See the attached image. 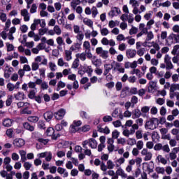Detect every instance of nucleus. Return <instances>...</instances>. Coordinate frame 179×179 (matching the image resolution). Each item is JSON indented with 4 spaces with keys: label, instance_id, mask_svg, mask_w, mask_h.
Returning a JSON list of instances; mask_svg holds the SVG:
<instances>
[{
    "label": "nucleus",
    "instance_id": "1",
    "mask_svg": "<svg viewBox=\"0 0 179 179\" xmlns=\"http://www.w3.org/2000/svg\"><path fill=\"white\" fill-rule=\"evenodd\" d=\"M159 127V119L153 117L150 119L145 122V129H156Z\"/></svg>",
    "mask_w": 179,
    "mask_h": 179
},
{
    "label": "nucleus",
    "instance_id": "2",
    "mask_svg": "<svg viewBox=\"0 0 179 179\" xmlns=\"http://www.w3.org/2000/svg\"><path fill=\"white\" fill-rule=\"evenodd\" d=\"M82 145L84 149H87V145H89L91 149H96L97 148V141L94 138H89L84 141Z\"/></svg>",
    "mask_w": 179,
    "mask_h": 179
},
{
    "label": "nucleus",
    "instance_id": "3",
    "mask_svg": "<svg viewBox=\"0 0 179 179\" xmlns=\"http://www.w3.org/2000/svg\"><path fill=\"white\" fill-rule=\"evenodd\" d=\"M129 152L128 151H126L123 154V157H121L120 158H118L115 161V164L116 167L117 168L121 167V165L125 163V159H129Z\"/></svg>",
    "mask_w": 179,
    "mask_h": 179
},
{
    "label": "nucleus",
    "instance_id": "4",
    "mask_svg": "<svg viewBox=\"0 0 179 179\" xmlns=\"http://www.w3.org/2000/svg\"><path fill=\"white\" fill-rule=\"evenodd\" d=\"M113 73H115V72H119V73H125V69H124V66H122V64L118 62L113 61Z\"/></svg>",
    "mask_w": 179,
    "mask_h": 179
},
{
    "label": "nucleus",
    "instance_id": "5",
    "mask_svg": "<svg viewBox=\"0 0 179 179\" xmlns=\"http://www.w3.org/2000/svg\"><path fill=\"white\" fill-rule=\"evenodd\" d=\"M166 43L169 45L171 44H176V43H179V35L176 34H171L166 38Z\"/></svg>",
    "mask_w": 179,
    "mask_h": 179
},
{
    "label": "nucleus",
    "instance_id": "6",
    "mask_svg": "<svg viewBox=\"0 0 179 179\" xmlns=\"http://www.w3.org/2000/svg\"><path fill=\"white\" fill-rule=\"evenodd\" d=\"M138 29L140 32L136 35L137 38L142 37L143 34H146V33H148V30H150L148 27H146L145 23H140Z\"/></svg>",
    "mask_w": 179,
    "mask_h": 179
},
{
    "label": "nucleus",
    "instance_id": "7",
    "mask_svg": "<svg viewBox=\"0 0 179 179\" xmlns=\"http://www.w3.org/2000/svg\"><path fill=\"white\" fill-rule=\"evenodd\" d=\"M118 15H121V10L118 7H112L108 13V16L110 17V19L118 16Z\"/></svg>",
    "mask_w": 179,
    "mask_h": 179
},
{
    "label": "nucleus",
    "instance_id": "8",
    "mask_svg": "<svg viewBox=\"0 0 179 179\" xmlns=\"http://www.w3.org/2000/svg\"><path fill=\"white\" fill-rule=\"evenodd\" d=\"M96 53L97 55H100L103 59H107L108 58V52L107 50H103V48L98 47L96 48Z\"/></svg>",
    "mask_w": 179,
    "mask_h": 179
},
{
    "label": "nucleus",
    "instance_id": "9",
    "mask_svg": "<svg viewBox=\"0 0 179 179\" xmlns=\"http://www.w3.org/2000/svg\"><path fill=\"white\" fill-rule=\"evenodd\" d=\"M146 34V39L144 41V43H143V47H148L149 48H150V47H152V45H148V41H150L151 40H153V38H155V35L153 34V32L151 31H148L145 34Z\"/></svg>",
    "mask_w": 179,
    "mask_h": 179
},
{
    "label": "nucleus",
    "instance_id": "10",
    "mask_svg": "<svg viewBox=\"0 0 179 179\" xmlns=\"http://www.w3.org/2000/svg\"><path fill=\"white\" fill-rule=\"evenodd\" d=\"M141 156H145L144 157L145 162H149V160H152V156H153V155L150 151H149V150H148V148H143L141 150Z\"/></svg>",
    "mask_w": 179,
    "mask_h": 179
},
{
    "label": "nucleus",
    "instance_id": "11",
    "mask_svg": "<svg viewBox=\"0 0 179 179\" xmlns=\"http://www.w3.org/2000/svg\"><path fill=\"white\" fill-rule=\"evenodd\" d=\"M65 114H66V110L60 108L54 113L55 118L58 120H62L65 117Z\"/></svg>",
    "mask_w": 179,
    "mask_h": 179
},
{
    "label": "nucleus",
    "instance_id": "12",
    "mask_svg": "<svg viewBox=\"0 0 179 179\" xmlns=\"http://www.w3.org/2000/svg\"><path fill=\"white\" fill-rule=\"evenodd\" d=\"M35 62L40 63L41 65H47L48 60L45 58V56H37L34 59Z\"/></svg>",
    "mask_w": 179,
    "mask_h": 179
},
{
    "label": "nucleus",
    "instance_id": "13",
    "mask_svg": "<svg viewBox=\"0 0 179 179\" xmlns=\"http://www.w3.org/2000/svg\"><path fill=\"white\" fill-rule=\"evenodd\" d=\"M25 143L24 140L22 138H15L13 142V145H14L15 148H22V146H24Z\"/></svg>",
    "mask_w": 179,
    "mask_h": 179
},
{
    "label": "nucleus",
    "instance_id": "14",
    "mask_svg": "<svg viewBox=\"0 0 179 179\" xmlns=\"http://www.w3.org/2000/svg\"><path fill=\"white\" fill-rule=\"evenodd\" d=\"M13 72V68L9 67L8 66H6L4 69L3 76L5 79H9L10 78V73Z\"/></svg>",
    "mask_w": 179,
    "mask_h": 179
},
{
    "label": "nucleus",
    "instance_id": "15",
    "mask_svg": "<svg viewBox=\"0 0 179 179\" xmlns=\"http://www.w3.org/2000/svg\"><path fill=\"white\" fill-rule=\"evenodd\" d=\"M13 122H15V121H13V119L7 117L3 120L2 124L3 127H6V128H9L13 125Z\"/></svg>",
    "mask_w": 179,
    "mask_h": 179
},
{
    "label": "nucleus",
    "instance_id": "16",
    "mask_svg": "<svg viewBox=\"0 0 179 179\" xmlns=\"http://www.w3.org/2000/svg\"><path fill=\"white\" fill-rule=\"evenodd\" d=\"M126 57L129 59H131V58H135V57H136V50L134 49H128L126 51Z\"/></svg>",
    "mask_w": 179,
    "mask_h": 179
},
{
    "label": "nucleus",
    "instance_id": "17",
    "mask_svg": "<svg viewBox=\"0 0 179 179\" xmlns=\"http://www.w3.org/2000/svg\"><path fill=\"white\" fill-rule=\"evenodd\" d=\"M14 98L18 101H22V100L26 99V95L23 92H18L17 93L14 94Z\"/></svg>",
    "mask_w": 179,
    "mask_h": 179
},
{
    "label": "nucleus",
    "instance_id": "18",
    "mask_svg": "<svg viewBox=\"0 0 179 179\" xmlns=\"http://www.w3.org/2000/svg\"><path fill=\"white\" fill-rule=\"evenodd\" d=\"M104 71H103V76H107L108 73H110V71L111 69L113 70V65L110 64H105L103 65Z\"/></svg>",
    "mask_w": 179,
    "mask_h": 179
},
{
    "label": "nucleus",
    "instance_id": "19",
    "mask_svg": "<svg viewBox=\"0 0 179 179\" xmlns=\"http://www.w3.org/2000/svg\"><path fill=\"white\" fill-rule=\"evenodd\" d=\"M21 16L24 17V22H29L30 20V14L29 13V10L27 9L21 10Z\"/></svg>",
    "mask_w": 179,
    "mask_h": 179
},
{
    "label": "nucleus",
    "instance_id": "20",
    "mask_svg": "<svg viewBox=\"0 0 179 179\" xmlns=\"http://www.w3.org/2000/svg\"><path fill=\"white\" fill-rule=\"evenodd\" d=\"M98 132H101V134H106L108 135L110 134V129L108 127H103L101 125L97 126Z\"/></svg>",
    "mask_w": 179,
    "mask_h": 179
},
{
    "label": "nucleus",
    "instance_id": "21",
    "mask_svg": "<svg viewBox=\"0 0 179 179\" xmlns=\"http://www.w3.org/2000/svg\"><path fill=\"white\" fill-rule=\"evenodd\" d=\"M116 174L117 176H120L123 179H125L127 178V177H128V175L125 173V171H124V169H122V168L121 167L117 168L116 171Z\"/></svg>",
    "mask_w": 179,
    "mask_h": 179
},
{
    "label": "nucleus",
    "instance_id": "22",
    "mask_svg": "<svg viewBox=\"0 0 179 179\" xmlns=\"http://www.w3.org/2000/svg\"><path fill=\"white\" fill-rule=\"evenodd\" d=\"M43 117L47 122H50L52 120V117H54V113L52 111H47L43 114Z\"/></svg>",
    "mask_w": 179,
    "mask_h": 179
},
{
    "label": "nucleus",
    "instance_id": "23",
    "mask_svg": "<svg viewBox=\"0 0 179 179\" xmlns=\"http://www.w3.org/2000/svg\"><path fill=\"white\" fill-rule=\"evenodd\" d=\"M124 117L125 118H131V117H132V112L127 109V110L124 112L123 115L120 114L119 115V118H120V120H124Z\"/></svg>",
    "mask_w": 179,
    "mask_h": 179
},
{
    "label": "nucleus",
    "instance_id": "24",
    "mask_svg": "<svg viewBox=\"0 0 179 179\" xmlns=\"http://www.w3.org/2000/svg\"><path fill=\"white\" fill-rule=\"evenodd\" d=\"M80 48H82V45L79 43H76L70 47V50L71 52L72 51H76V52L80 51Z\"/></svg>",
    "mask_w": 179,
    "mask_h": 179
},
{
    "label": "nucleus",
    "instance_id": "25",
    "mask_svg": "<svg viewBox=\"0 0 179 179\" xmlns=\"http://www.w3.org/2000/svg\"><path fill=\"white\" fill-rule=\"evenodd\" d=\"M157 84V82L155 81H150L149 82V87H148V92L150 93H153L156 89V85Z\"/></svg>",
    "mask_w": 179,
    "mask_h": 179
},
{
    "label": "nucleus",
    "instance_id": "26",
    "mask_svg": "<svg viewBox=\"0 0 179 179\" xmlns=\"http://www.w3.org/2000/svg\"><path fill=\"white\" fill-rule=\"evenodd\" d=\"M65 1H66L67 2L71 1V0H65ZM70 5L72 9L75 10L76 9L77 5H80V0H72Z\"/></svg>",
    "mask_w": 179,
    "mask_h": 179
},
{
    "label": "nucleus",
    "instance_id": "27",
    "mask_svg": "<svg viewBox=\"0 0 179 179\" xmlns=\"http://www.w3.org/2000/svg\"><path fill=\"white\" fill-rule=\"evenodd\" d=\"M64 59H66V61H71L72 52L71 50H64Z\"/></svg>",
    "mask_w": 179,
    "mask_h": 179
},
{
    "label": "nucleus",
    "instance_id": "28",
    "mask_svg": "<svg viewBox=\"0 0 179 179\" xmlns=\"http://www.w3.org/2000/svg\"><path fill=\"white\" fill-rule=\"evenodd\" d=\"M55 132V130L52 127H49L47 129L45 134L47 136H52V139H57V138L54 137V133Z\"/></svg>",
    "mask_w": 179,
    "mask_h": 179
},
{
    "label": "nucleus",
    "instance_id": "29",
    "mask_svg": "<svg viewBox=\"0 0 179 179\" xmlns=\"http://www.w3.org/2000/svg\"><path fill=\"white\" fill-rule=\"evenodd\" d=\"M57 65L58 66H65V68H68L69 66V64H68V62H65L62 57L58 59Z\"/></svg>",
    "mask_w": 179,
    "mask_h": 179
},
{
    "label": "nucleus",
    "instance_id": "30",
    "mask_svg": "<svg viewBox=\"0 0 179 179\" xmlns=\"http://www.w3.org/2000/svg\"><path fill=\"white\" fill-rule=\"evenodd\" d=\"M57 173H59V174H61L62 176H63V177L66 178L69 176L68 171H66V169L62 168V167H59L57 169Z\"/></svg>",
    "mask_w": 179,
    "mask_h": 179
},
{
    "label": "nucleus",
    "instance_id": "31",
    "mask_svg": "<svg viewBox=\"0 0 179 179\" xmlns=\"http://www.w3.org/2000/svg\"><path fill=\"white\" fill-rule=\"evenodd\" d=\"M83 69L85 72L88 74V76H92V73H93V69L92 68V66L84 65Z\"/></svg>",
    "mask_w": 179,
    "mask_h": 179
},
{
    "label": "nucleus",
    "instance_id": "32",
    "mask_svg": "<svg viewBox=\"0 0 179 179\" xmlns=\"http://www.w3.org/2000/svg\"><path fill=\"white\" fill-rule=\"evenodd\" d=\"M92 63L94 66H96V68H99V66H101V59H96V57H94L92 59Z\"/></svg>",
    "mask_w": 179,
    "mask_h": 179
},
{
    "label": "nucleus",
    "instance_id": "33",
    "mask_svg": "<svg viewBox=\"0 0 179 179\" xmlns=\"http://www.w3.org/2000/svg\"><path fill=\"white\" fill-rule=\"evenodd\" d=\"M153 48H151L150 50V53L152 55H155L156 54L157 51H159L160 50V45H159V44L157 43H154L153 44Z\"/></svg>",
    "mask_w": 179,
    "mask_h": 179
},
{
    "label": "nucleus",
    "instance_id": "34",
    "mask_svg": "<svg viewBox=\"0 0 179 179\" xmlns=\"http://www.w3.org/2000/svg\"><path fill=\"white\" fill-rule=\"evenodd\" d=\"M83 22L84 24H85L86 26H88V27H90L92 29H94L93 28V21H92V20H90L89 18H84Z\"/></svg>",
    "mask_w": 179,
    "mask_h": 179
},
{
    "label": "nucleus",
    "instance_id": "35",
    "mask_svg": "<svg viewBox=\"0 0 179 179\" xmlns=\"http://www.w3.org/2000/svg\"><path fill=\"white\" fill-rule=\"evenodd\" d=\"M0 20H1L3 23H5V22L8 20V16L3 10H0Z\"/></svg>",
    "mask_w": 179,
    "mask_h": 179
},
{
    "label": "nucleus",
    "instance_id": "36",
    "mask_svg": "<svg viewBox=\"0 0 179 179\" xmlns=\"http://www.w3.org/2000/svg\"><path fill=\"white\" fill-rule=\"evenodd\" d=\"M131 114H133L132 119L135 120V119L139 118V117H141V113L139 109H134Z\"/></svg>",
    "mask_w": 179,
    "mask_h": 179
},
{
    "label": "nucleus",
    "instance_id": "37",
    "mask_svg": "<svg viewBox=\"0 0 179 179\" xmlns=\"http://www.w3.org/2000/svg\"><path fill=\"white\" fill-rule=\"evenodd\" d=\"M76 58L77 59H80V61H85L86 59V53L82 52V53H77L76 55Z\"/></svg>",
    "mask_w": 179,
    "mask_h": 179
},
{
    "label": "nucleus",
    "instance_id": "38",
    "mask_svg": "<svg viewBox=\"0 0 179 179\" xmlns=\"http://www.w3.org/2000/svg\"><path fill=\"white\" fill-rule=\"evenodd\" d=\"M176 90H179V84H172L171 85L169 93L176 92Z\"/></svg>",
    "mask_w": 179,
    "mask_h": 179
},
{
    "label": "nucleus",
    "instance_id": "39",
    "mask_svg": "<svg viewBox=\"0 0 179 179\" xmlns=\"http://www.w3.org/2000/svg\"><path fill=\"white\" fill-rule=\"evenodd\" d=\"M20 113L21 114H27L28 115H30L32 114L33 111L29 109V106H25V108H22Z\"/></svg>",
    "mask_w": 179,
    "mask_h": 179
},
{
    "label": "nucleus",
    "instance_id": "40",
    "mask_svg": "<svg viewBox=\"0 0 179 179\" xmlns=\"http://www.w3.org/2000/svg\"><path fill=\"white\" fill-rule=\"evenodd\" d=\"M23 127L25 129H27V131H30L31 132L34 131V127L31 126L29 122H24Z\"/></svg>",
    "mask_w": 179,
    "mask_h": 179
},
{
    "label": "nucleus",
    "instance_id": "41",
    "mask_svg": "<svg viewBox=\"0 0 179 179\" xmlns=\"http://www.w3.org/2000/svg\"><path fill=\"white\" fill-rule=\"evenodd\" d=\"M53 30L55 34H57V36H61V34H62V30H61V27H59V25H55Z\"/></svg>",
    "mask_w": 179,
    "mask_h": 179
},
{
    "label": "nucleus",
    "instance_id": "42",
    "mask_svg": "<svg viewBox=\"0 0 179 179\" xmlns=\"http://www.w3.org/2000/svg\"><path fill=\"white\" fill-rule=\"evenodd\" d=\"M157 160H158L159 163H162V164H167V159H166V158L162 155H158L157 157Z\"/></svg>",
    "mask_w": 179,
    "mask_h": 179
},
{
    "label": "nucleus",
    "instance_id": "43",
    "mask_svg": "<svg viewBox=\"0 0 179 179\" xmlns=\"http://www.w3.org/2000/svg\"><path fill=\"white\" fill-rule=\"evenodd\" d=\"M36 93H37V89L30 90L28 94L29 99H34V97H36Z\"/></svg>",
    "mask_w": 179,
    "mask_h": 179
},
{
    "label": "nucleus",
    "instance_id": "44",
    "mask_svg": "<svg viewBox=\"0 0 179 179\" xmlns=\"http://www.w3.org/2000/svg\"><path fill=\"white\" fill-rule=\"evenodd\" d=\"M151 136L153 142H156V141H159L160 138V136H159V133H157V131H153Z\"/></svg>",
    "mask_w": 179,
    "mask_h": 179
},
{
    "label": "nucleus",
    "instance_id": "45",
    "mask_svg": "<svg viewBox=\"0 0 179 179\" xmlns=\"http://www.w3.org/2000/svg\"><path fill=\"white\" fill-rule=\"evenodd\" d=\"M13 101V95H8L7 99L6 101V105L7 107H9L10 104H12V102Z\"/></svg>",
    "mask_w": 179,
    "mask_h": 179
},
{
    "label": "nucleus",
    "instance_id": "46",
    "mask_svg": "<svg viewBox=\"0 0 179 179\" xmlns=\"http://www.w3.org/2000/svg\"><path fill=\"white\" fill-rule=\"evenodd\" d=\"M145 52H146V49L145 48L137 49L136 51V54L138 55V57H143V55H145Z\"/></svg>",
    "mask_w": 179,
    "mask_h": 179
},
{
    "label": "nucleus",
    "instance_id": "47",
    "mask_svg": "<svg viewBox=\"0 0 179 179\" xmlns=\"http://www.w3.org/2000/svg\"><path fill=\"white\" fill-rule=\"evenodd\" d=\"M100 33L101 36H106L110 34V31L107 28H101Z\"/></svg>",
    "mask_w": 179,
    "mask_h": 179
},
{
    "label": "nucleus",
    "instance_id": "48",
    "mask_svg": "<svg viewBox=\"0 0 179 179\" xmlns=\"http://www.w3.org/2000/svg\"><path fill=\"white\" fill-rule=\"evenodd\" d=\"M31 71H38V69L40 68V64L37 63L36 62H33L31 63Z\"/></svg>",
    "mask_w": 179,
    "mask_h": 179
},
{
    "label": "nucleus",
    "instance_id": "49",
    "mask_svg": "<svg viewBox=\"0 0 179 179\" xmlns=\"http://www.w3.org/2000/svg\"><path fill=\"white\" fill-rule=\"evenodd\" d=\"M49 68L52 72H55L57 71V64L52 62L48 63Z\"/></svg>",
    "mask_w": 179,
    "mask_h": 179
},
{
    "label": "nucleus",
    "instance_id": "50",
    "mask_svg": "<svg viewBox=\"0 0 179 179\" xmlns=\"http://www.w3.org/2000/svg\"><path fill=\"white\" fill-rule=\"evenodd\" d=\"M91 13L92 15V17H96L97 15H99V10L96 6H92L91 8Z\"/></svg>",
    "mask_w": 179,
    "mask_h": 179
},
{
    "label": "nucleus",
    "instance_id": "51",
    "mask_svg": "<svg viewBox=\"0 0 179 179\" xmlns=\"http://www.w3.org/2000/svg\"><path fill=\"white\" fill-rule=\"evenodd\" d=\"M27 121H29V122L36 123V122H38V117H37V116H29L27 118Z\"/></svg>",
    "mask_w": 179,
    "mask_h": 179
},
{
    "label": "nucleus",
    "instance_id": "52",
    "mask_svg": "<svg viewBox=\"0 0 179 179\" xmlns=\"http://www.w3.org/2000/svg\"><path fill=\"white\" fill-rule=\"evenodd\" d=\"M136 148L138 149V150H142L143 149L144 143L143 141L140 140L137 142H136Z\"/></svg>",
    "mask_w": 179,
    "mask_h": 179
},
{
    "label": "nucleus",
    "instance_id": "53",
    "mask_svg": "<svg viewBox=\"0 0 179 179\" xmlns=\"http://www.w3.org/2000/svg\"><path fill=\"white\" fill-rule=\"evenodd\" d=\"M127 145L129 146H134V145H136V139L135 138H129L127 139Z\"/></svg>",
    "mask_w": 179,
    "mask_h": 179
},
{
    "label": "nucleus",
    "instance_id": "54",
    "mask_svg": "<svg viewBox=\"0 0 179 179\" xmlns=\"http://www.w3.org/2000/svg\"><path fill=\"white\" fill-rule=\"evenodd\" d=\"M106 164L109 170H113V169H114L115 166V164H114V162L111 161V159L108 160Z\"/></svg>",
    "mask_w": 179,
    "mask_h": 179
},
{
    "label": "nucleus",
    "instance_id": "55",
    "mask_svg": "<svg viewBox=\"0 0 179 179\" xmlns=\"http://www.w3.org/2000/svg\"><path fill=\"white\" fill-rule=\"evenodd\" d=\"M6 47L7 48V52H10V51H13L15 50V46L10 43H6Z\"/></svg>",
    "mask_w": 179,
    "mask_h": 179
},
{
    "label": "nucleus",
    "instance_id": "56",
    "mask_svg": "<svg viewBox=\"0 0 179 179\" xmlns=\"http://www.w3.org/2000/svg\"><path fill=\"white\" fill-rule=\"evenodd\" d=\"M170 99H174L176 97V99L179 101V92H169Z\"/></svg>",
    "mask_w": 179,
    "mask_h": 179
},
{
    "label": "nucleus",
    "instance_id": "57",
    "mask_svg": "<svg viewBox=\"0 0 179 179\" xmlns=\"http://www.w3.org/2000/svg\"><path fill=\"white\" fill-rule=\"evenodd\" d=\"M19 58L20 64H29V59H27V57H26V56H20Z\"/></svg>",
    "mask_w": 179,
    "mask_h": 179
},
{
    "label": "nucleus",
    "instance_id": "58",
    "mask_svg": "<svg viewBox=\"0 0 179 179\" xmlns=\"http://www.w3.org/2000/svg\"><path fill=\"white\" fill-rule=\"evenodd\" d=\"M27 106H30V103L22 101L17 103V108H22V107H27Z\"/></svg>",
    "mask_w": 179,
    "mask_h": 179
},
{
    "label": "nucleus",
    "instance_id": "59",
    "mask_svg": "<svg viewBox=\"0 0 179 179\" xmlns=\"http://www.w3.org/2000/svg\"><path fill=\"white\" fill-rule=\"evenodd\" d=\"M56 43L58 44V45H65V42H64V38H62V36H58L56 38Z\"/></svg>",
    "mask_w": 179,
    "mask_h": 179
},
{
    "label": "nucleus",
    "instance_id": "60",
    "mask_svg": "<svg viewBox=\"0 0 179 179\" xmlns=\"http://www.w3.org/2000/svg\"><path fill=\"white\" fill-rule=\"evenodd\" d=\"M83 47L85 50V51L90 50V42H89L87 41H84Z\"/></svg>",
    "mask_w": 179,
    "mask_h": 179
},
{
    "label": "nucleus",
    "instance_id": "61",
    "mask_svg": "<svg viewBox=\"0 0 179 179\" xmlns=\"http://www.w3.org/2000/svg\"><path fill=\"white\" fill-rule=\"evenodd\" d=\"M6 87H7L8 92H13V90H15V89H16L15 87V85L11 83H8L6 85Z\"/></svg>",
    "mask_w": 179,
    "mask_h": 179
},
{
    "label": "nucleus",
    "instance_id": "62",
    "mask_svg": "<svg viewBox=\"0 0 179 179\" xmlns=\"http://www.w3.org/2000/svg\"><path fill=\"white\" fill-rule=\"evenodd\" d=\"M120 138V131L118 130H114L112 132V139H118Z\"/></svg>",
    "mask_w": 179,
    "mask_h": 179
},
{
    "label": "nucleus",
    "instance_id": "63",
    "mask_svg": "<svg viewBox=\"0 0 179 179\" xmlns=\"http://www.w3.org/2000/svg\"><path fill=\"white\" fill-rule=\"evenodd\" d=\"M136 33H138V28L132 26L131 29L129 31V34H130V36H132L133 34H136Z\"/></svg>",
    "mask_w": 179,
    "mask_h": 179
},
{
    "label": "nucleus",
    "instance_id": "64",
    "mask_svg": "<svg viewBox=\"0 0 179 179\" xmlns=\"http://www.w3.org/2000/svg\"><path fill=\"white\" fill-rule=\"evenodd\" d=\"M78 66H79V59L76 58L75 60L73 62L71 68H73V69H76V68H78Z\"/></svg>",
    "mask_w": 179,
    "mask_h": 179
}]
</instances>
